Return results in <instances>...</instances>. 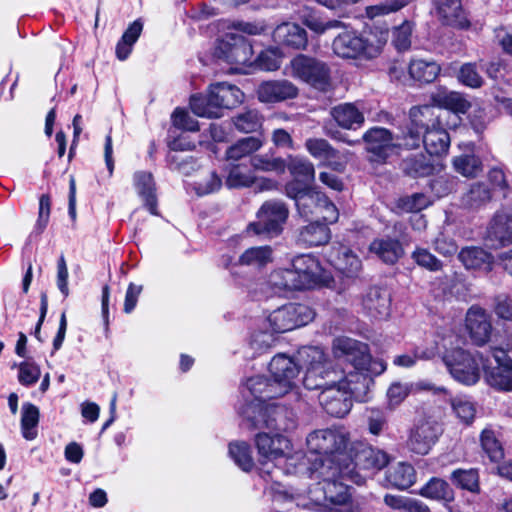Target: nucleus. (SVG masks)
I'll return each instance as SVG.
<instances>
[{"instance_id":"obj_42","label":"nucleus","mask_w":512,"mask_h":512,"mask_svg":"<svg viewBox=\"0 0 512 512\" xmlns=\"http://www.w3.org/2000/svg\"><path fill=\"white\" fill-rule=\"evenodd\" d=\"M263 146V141L258 137H245L231 145L226 151L228 160H240L258 151Z\"/></svg>"},{"instance_id":"obj_22","label":"nucleus","mask_w":512,"mask_h":512,"mask_svg":"<svg viewBox=\"0 0 512 512\" xmlns=\"http://www.w3.org/2000/svg\"><path fill=\"white\" fill-rule=\"evenodd\" d=\"M466 328L474 344L478 346L486 344L492 331L486 311L478 306H472L466 314Z\"/></svg>"},{"instance_id":"obj_32","label":"nucleus","mask_w":512,"mask_h":512,"mask_svg":"<svg viewBox=\"0 0 512 512\" xmlns=\"http://www.w3.org/2000/svg\"><path fill=\"white\" fill-rule=\"evenodd\" d=\"M488 237L496 241L500 246L512 243V216L505 213H498L494 216L489 230Z\"/></svg>"},{"instance_id":"obj_47","label":"nucleus","mask_w":512,"mask_h":512,"mask_svg":"<svg viewBox=\"0 0 512 512\" xmlns=\"http://www.w3.org/2000/svg\"><path fill=\"white\" fill-rule=\"evenodd\" d=\"M229 455L237 466L243 471H250L253 468V459L250 446L245 442H232L229 445Z\"/></svg>"},{"instance_id":"obj_15","label":"nucleus","mask_w":512,"mask_h":512,"mask_svg":"<svg viewBox=\"0 0 512 512\" xmlns=\"http://www.w3.org/2000/svg\"><path fill=\"white\" fill-rule=\"evenodd\" d=\"M290 66L293 77L316 89L326 91L330 86V70L324 62L299 54L291 60Z\"/></svg>"},{"instance_id":"obj_3","label":"nucleus","mask_w":512,"mask_h":512,"mask_svg":"<svg viewBox=\"0 0 512 512\" xmlns=\"http://www.w3.org/2000/svg\"><path fill=\"white\" fill-rule=\"evenodd\" d=\"M388 38V30L378 27L361 33L344 31L334 39L332 48L340 58L371 61L382 54Z\"/></svg>"},{"instance_id":"obj_13","label":"nucleus","mask_w":512,"mask_h":512,"mask_svg":"<svg viewBox=\"0 0 512 512\" xmlns=\"http://www.w3.org/2000/svg\"><path fill=\"white\" fill-rule=\"evenodd\" d=\"M444 111L432 105L413 107L410 110V125L405 135V148L414 149L419 147L421 135L427 129L441 124Z\"/></svg>"},{"instance_id":"obj_43","label":"nucleus","mask_w":512,"mask_h":512,"mask_svg":"<svg viewBox=\"0 0 512 512\" xmlns=\"http://www.w3.org/2000/svg\"><path fill=\"white\" fill-rule=\"evenodd\" d=\"M286 168H288L294 179H299L311 183L314 181V165L304 157L289 156L288 162H286Z\"/></svg>"},{"instance_id":"obj_25","label":"nucleus","mask_w":512,"mask_h":512,"mask_svg":"<svg viewBox=\"0 0 512 512\" xmlns=\"http://www.w3.org/2000/svg\"><path fill=\"white\" fill-rule=\"evenodd\" d=\"M272 261V249L270 246L251 247L245 250L237 260L229 255L222 256V264L226 268L236 265H244L252 268H260Z\"/></svg>"},{"instance_id":"obj_30","label":"nucleus","mask_w":512,"mask_h":512,"mask_svg":"<svg viewBox=\"0 0 512 512\" xmlns=\"http://www.w3.org/2000/svg\"><path fill=\"white\" fill-rule=\"evenodd\" d=\"M371 253L387 264H394L403 254L400 242L392 238H377L369 246Z\"/></svg>"},{"instance_id":"obj_46","label":"nucleus","mask_w":512,"mask_h":512,"mask_svg":"<svg viewBox=\"0 0 512 512\" xmlns=\"http://www.w3.org/2000/svg\"><path fill=\"white\" fill-rule=\"evenodd\" d=\"M481 446L492 462H498L504 457V450L495 432L486 428L481 433Z\"/></svg>"},{"instance_id":"obj_8","label":"nucleus","mask_w":512,"mask_h":512,"mask_svg":"<svg viewBox=\"0 0 512 512\" xmlns=\"http://www.w3.org/2000/svg\"><path fill=\"white\" fill-rule=\"evenodd\" d=\"M310 183L294 179L286 184V195L295 201L297 210L303 218H308L314 213L310 209V204H315L316 210L320 211L326 222L335 223L339 217L338 209L325 194L312 188Z\"/></svg>"},{"instance_id":"obj_2","label":"nucleus","mask_w":512,"mask_h":512,"mask_svg":"<svg viewBox=\"0 0 512 512\" xmlns=\"http://www.w3.org/2000/svg\"><path fill=\"white\" fill-rule=\"evenodd\" d=\"M308 450L317 454L313 468H321L324 475H333L335 471L351 473L350 466H359V470H380L389 458L384 452L376 451L361 443H350L349 434L343 428L315 430L307 436Z\"/></svg>"},{"instance_id":"obj_9","label":"nucleus","mask_w":512,"mask_h":512,"mask_svg":"<svg viewBox=\"0 0 512 512\" xmlns=\"http://www.w3.org/2000/svg\"><path fill=\"white\" fill-rule=\"evenodd\" d=\"M443 361L451 376L464 385H474L481 377L485 358L480 352L462 348L446 350Z\"/></svg>"},{"instance_id":"obj_21","label":"nucleus","mask_w":512,"mask_h":512,"mask_svg":"<svg viewBox=\"0 0 512 512\" xmlns=\"http://www.w3.org/2000/svg\"><path fill=\"white\" fill-rule=\"evenodd\" d=\"M330 264L347 277L357 276L362 269L359 257L347 246L333 245L327 254Z\"/></svg>"},{"instance_id":"obj_35","label":"nucleus","mask_w":512,"mask_h":512,"mask_svg":"<svg viewBox=\"0 0 512 512\" xmlns=\"http://www.w3.org/2000/svg\"><path fill=\"white\" fill-rule=\"evenodd\" d=\"M458 258L467 269H483L485 271L491 269L492 256L482 248H463L459 252Z\"/></svg>"},{"instance_id":"obj_52","label":"nucleus","mask_w":512,"mask_h":512,"mask_svg":"<svg viewBox=\"0 0 512 512\" xmlns=\"http://www.w3.org/2000/svg\"><path fill=\"white\" fill-rule=\"evenodd\" d=\"M458 80L465 86L470 88H479L483 85L484 80L480 75L476 63H465L460 67Z\"/></svg>"},{"instance_id":"obj_4","label":"nucleus","mask_w":512,"mask_h":512,"mask_svg":"<svg viewBox=\"0 0 512 512\" xmlns=\"http://www.w3.org/2000/svg\"><path fill=\"white\" fill-rule=\"evenodd\" d=\"M325 274L317 258L310 254L298 255L292 259L291 267L277 269L269 277V282L278 290H305L325 283Z\"/></svg>"},{"instance_id":"obj_57","label":"nucleus","mask_w":512,"mask_h":512,"mask_svg":"<svg viewBox=\"0 0 512 512\" xmlns=\"http://www.w3.org/2000/svg\"><path fill=\"white\" fill-rule=\"evenodd\" d=\"M430 199L423 193H414L399 200L398 206L405 212H419L430 205Z\"/></svg>"},{"instance_id":"obj_14","label":"nucleus","mask_w":512,"mask_h":512,"mask_svg":"<svg viewBox=\"0 0 512 512\" xmlns=\"http://www.w3.org/2000/svg\"><path fill=\"white\" fill-rule=\"evenodd\" d=\"M491 359L485 358L483 371L487 383L501 391H512V358L502 348L490 351Z\"/></svg>"},{"instance_id":"obj_37","label":"nucleus","mask_w":512,"mask_h":512,"mask_svg":"<svg viewBox=\"0 0 512 512\" xmlns=\"http://www.w3.org/2000/svg\"><path fill=\"white\" fill-rule=\"evenodd\" d=\"M257 176L253 170L242 164L231 165L228 169L225 184L230 189L248 188L254 186Z\"/></svg>"},{"instance_id":"obj_23","label":"nucleus","mask_w":512,"mask_h":512,"mask_svg":"<svg viewBox=\"0 0 512 512\" xmlns=\"http://www.w3.org/2000/svg\"><path fill=\"white\" fill-rule=\"evenodd\" d=\"M434 8L435 15L442 24L461 29L469 27L461 0H434Z\"/></svg>"},{"instance_id":"obj_12","label":"nucleus","mask_w":512,"mask_h":512,"mask_svg":"<svg viewBox=\"0 0 512 512\" xmlns=\"http://www.w3.org/2000/svg\"><path fill=\"white\" fill-rule=\"evenodd\" d=\"M215 56L225 62L235 65V72L245 73L244 66L253 64V48L249 41L237 34H226L215 47Z\"/></svg>"},{"instance_id":"obj_36","label":"nucleus","mask_w":512,"mask_h":512,"mask_svg":"<svg viewBox=\"0 0 512 512\" xmlns=\"http://www.w3.org/2000/svg\"><path fill=\"white\" fill-rule=\"evenodd\" d=\"M440 66L434 60L412 59L409 64V75L412 79L422 82H433L440 73Z\"/></svg>"},{"instance_id":"obj_63","label":"nucleus","mask_w":512,"mask_h":512,"mask_svg":"<svg viewBox=\"0 0 512 512\" xmlns=\"http://www.w3.org/2000/svg\"><path fill=\"white\" fill-rule=\"evenodd\" d=\"M173 125L179 129L195 132L199 130L198 121L183 109L177 108L172 114Z\"/></svg>"},{"instance_id":"obj_29","label":"nucleus","mask_w":512,"mask_h":512,"mask_svg":"<svg viewBox=\"0 0 512 512\" xmlns=\"http://www.w3.org/2000/svg\"><path fill=\"white\" fill-rule=\"evenodd\" d=\"M422 134L421 141L430 155L440 156L447 153L450 137L441 124L427 129Z\"/></svg>"},{"instance_id":"obj_34","label":"nucleus","mask_w":512,"mask_h":512,"mask_svg":"<svg viewBox=\"0 0 512 512\" xmlns=\"http://www.w3.org/2000/svg\"><path fill=\"white\" fill-rule=\"evenodd\" d=\"M492 199L491 189L483 182H475L470 185L461 198L462 206L467 209H480Z\"/></svg>"},{"instance_id":"obj_59","label":"nucleus","mask_w":512,"mask_h":512,"mask_svg":"<svg viewBox=\"0 0 512 512\" xmlns=\"http://www.w3.org/2000/svg\"><path fill=\"white\" fill-rule=\"evenodd\" d=\"M407 2L405 0H391L385 3L366 7V16L373 19L378 16L387 15L403 8Z\"/></svg>"},{"instance_id":"obj_62","label":"nucleus","mask_w":512,"mask_h":512,"mask_svg":"<svg viewBox=\"0 0 512 512\" xmlns=\"http://www.w3.org/2000/svg\"><path fill=\"white\" fill-rule=\"evenodd\" d=\"M412 258L419 266L424 267L430 271H438L442 268L441 261L426 249L417 248L413 252Z\"/></svg>"},{"instance_id":"obj_28","label":"nucleus","mask_w":512,"mask_h":512,"mask_svg":"<svg viewBox=\"0 0 512 512\" xmlns=\"http://www.w3.org/2000/svg\"><path fill=\"white\" fill-rule=\"evenodd\" d=\"M134 186L144 206L152 215H158L156 187L150 172L138 171L133 176Z\"/></svg>"},{"instance_id":"obj_1","label":"nucleus","mask_w":512,"mask_h":512,"mask_svg":"<svg viewBox=\"0 0 512 512\" xmlns=\"http://www.w3.org/2000/svg\"><path fill=\"white\" fill-rule=\"evenodd\" d=\"M333 353L335 357H344L356 371L344 376L343 371L332 368L321 348H305L300 351L307 368L304 384L309 390H321L319 403L328 416H346L352 407V396L366 387L368 373L380 374L386 370V364L372 359L367 344L348 337L334 339Z\"/></svg>"},{"instance_id":"obj_54","label":"nucleus","mask_w":512,"mask_h":512,"mask_svg":"<svg viewBox=\"0 0 512 512\" xmlns=\"http://www.w3.org/2000/svg\"><path fill=\"white\" fill-rule=\"evenodd\" d=\"M452 479L463 489L471 492L479 490V475L475 469L456 470L452 473Z\"/></svg>"},{"instance_id":"obj_60","label":"nucleus","mask_w":512,"mask_h":512,"mask_svg":"<svg viewBox=\"0 0 512 512\" xmlns=\"http://www.w3.org/2000/svg\"><path fill=\"white\" fill-rule=\"evenodd\" d=\"M412 25L404 22L393 31V44L398 51H406L411 46Z\"/></svg>"},{"instance_id":"obj_58","label":"nucleus","mask_w":512,"mask_h":512,"mask_svg":"<svg viewBox=\"0 0 512 512\" xmlns=\"http://www.w3.org/2000/svg\"><path fill=\"white\" fill-rule=\"evenodd\" d=\"M303 23L311 31L317 34H323L329 29H339L344 27V24L339 20L323 21L320 17L313 14L304 17Z\"/></svg>"},{"instance_id":"obj_44","label":"nucleus","mask_w":512,"mask_h":512,"mask_svg":"<svg viewBox=\"0 0 512 512\" xmlns=\"http://www.w3.org/2000/svg\"><path fill=\"white\" fill-rule=\"evenodd\" d=\"M420 494L429 499L442 500L445 502H451L454 498L453 491L449 484L439 478H432L421 488Z\"/></svg>"},{"instance_id":"obj_27","label":"nucleus","mask_w":512,"mask_h":512,"mask_svg":"<svg viewBox=\"0 0 512 512\" xmlns=\"http://www.w3.org/2000/svg\"><path fill=\"white\" fill-rule=\"evenodd\" d=\"M331 116L338 126L347 130H357L365 122L362 103H342L332 108Z\"/></svg>"},{"instance_id":"obj_51","label":"nucleus","mask_w":512,"mask_h":512,"mask_svg":"<svg viewBox=\"0 0 512 512\" xmlns=\"http://www.w3.org/2000/svg\"><path fill=\"white\" fill-rule=\"evenodd\" d=\"M414 392L413 383L393 382L387 390V400L390 407L399 406L406 397Z\"/></svg>"},{"instance_id":"obj_10","label":"nucleus","mask_w":512,"mask_h":512,"mask_svg":"<svg viewBox=\"0 0 512 512\" xmlns=\"http://www.w3.org/2000/svg\"><path fill=\"white\" fill-rule=\"evenodd\" d=\"M288 215L289 210L283 202L266 201L258 210L256 221L248 225L247 231L254 235L278 236L283 231Z\"/></svg>"},{"instance_id":"obj_7","label":"nucleus","mask_w":512,"mask_h":512,"mask_svg":"<svg viewBox=\"0 0 512 512\" xmlns=\"http://www.w3.org/2000/svg\"><path fill=\"white\" fill-rule=\"evenodd\" d=\"M243 98L244 93L237 86L219 82L210 85L207 96H191L190 108L199 117L220 118L223 109L235 108Z\"/></svg>"},{"instance_id":"obj_19","label":"nucleus","mask_w":512,"mask_h":512,"mask_svg":"<svg viewBox=\"0 0 512 512\" xmlns=\"http://www.w3.org/2000/svg\"><path fill=\"white\" fill-rule=\"evenodd\" d=\"M441 432L433 418H421L410 432L408 446L417 454H427Z\"/></svg>"},{"instance_id":"obj_49","label":"nucleus","mask_w":512,"mask_h":512,"mask_svg":"<svg viewBox=\"0 0 512 512\" xmlns=\"http://www.w3.org/2000/svg\"><path fill=\"white\" fill-rule=\"evenodd\" d=\"M403 170L409 176L420 177L429 175L433 167L428 159L423 154H420L405 159L403 162Z\"/></svg>"},{"instance_id":"obj_38","label":"nucleus","mask_w":512,"mask_h":512,"mask_svg":"<svg viewBox=\"0 0 512 512\" xmlns=\"http://www.w3.org/2000/svg\"><path fill=\"white\" fill-rule=\"evenodd\" d=\"M143 29V23L138 19L131 23L123 33L121 39L116 45V57L120 61L126 60L132 52L134 44L137 42Z\"/></svg>"},{"instance_id":"obj_16","label":"nucleus","mask_w":512,"mask_h":512,"mask_svg":"<svg viewBox=\"0 0 512 512\" xmlns=\"http://www.w3.org/2000/svg\"><path fill=\"white\" fill-rule=\"evenodd\" d=\"M308 346L307 348H309ZM306 347L301 348L298 351V362L296 363L293 358L289 357L286 354H277L275 355L269 364V372L272 376L273 382L279 388V391L286 394L292 392L296 388V379L299 374V368L305 370L304 376L306 375V365L300 358V351L305 349ZM305 377L303 378V380ZM305 386V384L303 383Z\"/></svg>"},{"instance_id":"obj_53","label":"nucleus","mask_w":512,"mask_h":512,"mask_svg":"<svg viewBox=\"0 0 512 512\" xmlns=\"http://www.w3.org/2000/svg\"><path fill=\"white\" fill-rule=\"evenodd\" d=\"M487 180L492 188L496 191H500L503 196H506L510 190L504 165L491 167L487 173Z\"/></svg>"},{"instance_id":"obj_61","label":"nucleus","mask_w":512,"mask_h":512,"mask_svg":"<svg viewBox=\"0 0 512 512\" xmlns=\"http://www.w3.org/2000/svg\"><path fill=\"white\" fill-rule=\"evenodd\" d=\"M41 376L38 365L31 362H23L19 365L18 380L24 386L35 384Z\"/></svg>"},{"instance_id":"obj_6","label":"nucleus","mask_w":512,"mask_h":512,"mask_svg":"<svg viewBox=\"0 0 512 512\" xmlns=\"http://www.w3.org/2000/svg\"><path fill=\"white\" fill-rule=\"evenodd\" d=\"M246 394L243 393L246 400L244 414H259L260 416H273L276 414L287 413L284 404L275 401L283 397L273 380H269L263 375L253 376L247 379L245 383Z\"/></svg>"},{"instance_id":"obj_18","label":"nucleus","mask_w":512,"mask_h":512,"mask_svg":"<svg viewBox=\"0 0 512 512\" xmlns=\"http://www.w3.org/2000/svg\"><path fill=\"white\" fill-rule=\"evenodd\" d=\"M392 297L386 287L371 286L360 298L363 314L372 320H386L391 314Z\"/></svg>"},{"instance_id":"obj_11","label":"nucleus","mask_w":512,"mask_h":512,"mask_svg":"<svg viewBox=\"0 0 512 512\" xmlns=\"http://www.w3.org/2000/svg\"><path fill=\"white\" fill-rule=\"evenodd\" d=\"M314 317V310L307 304L289 303L271 312L265 324L272 332L285 333L307 325Z\"/></svg>"},{"instance_id":"obj_48","label":"nucleus","mask_w":512,"mask_h":512,"mask_svg":"<svg viewBox=\"0 0 512 512\" xmlns=\"http://www.w3.org/2000/svg\"><path fill=\"white\" fill-rule=\"evenodd\" d=\"M236 129L243 133L257 131L262 125V117L257 110H247L233 118Z\"/></svg>"},{"instance_id":"obj_40","label":"nucleus","mask_w":512,"mask_h":512,"mask_svg":"<svg viewBox=\"0 0 512 512\" xmlns=\"http://www.w3.org/2000/svg\"><path fill=\"white\" fill-rule=\"evenodd\" d=\"M250 164L253 171L274 172L282 174L286 170V161L281 157H275L273 154H256L250 158Z\"/></svg>"},{"instance_id":"obj_64","label":"nucleus","mask_w":512,"mask_h":512,"mask_svg":"<svg viewBox=\"0 0 512 512\" xmlns=\"http://www.w3.org/2000/svg\"><path fill=\"white\" fill-rule=\"evenodd\" d=\"M275 332L260 330L251 335L250 345L256 352H262L271 347L275 342Z\"/></svg>"},{"instance_id":"obj_33","label":"nucleus","mask_w":512,"mask_h":512,"mask_svg":"<svg viewBox=\"0 0 512 512\" xmlns=\"http://www.w3.org/2000/svg\"><path fill=\"white\" fill-rule=\"evenodd\" d=\"M305 148L316 159L326 162L329 166L337 170H342L341 164L335 163L334 159L338 157L336 151L325 139L309 138L305 141Z\"/></svg>"},{"instance_id":"obj_50","label":"nucleus","mask_w":512,"mask_h":512,"mask_svg":"<svg viewBox=\"0 0 512 512\" xmlns=\"http://www.w3.org/2000/svg\"><path fill=\"white\" fill-rule=\"evenodd\" d=\"M222 187V179L215 172H209L205 177L194 182L193 189L199 196H205L217 192Z\"/></svg>"},{"instance_id":"obj_26","label":"nucleus","mask_w":512,"mask_h":512,"mask_svg":"<svg viewBox=\"0 0 512 512\" xmlns=\"http://www.w3.org/2000/svg\"><path fill=\"white\" fill-rule=\"evenodd\" d=\"M274 42L297 50H304L308 44L305 29L296 23L283 22L273 31Z\"/></svg>"},{"instance_id":"obj_39","label":"nucleus","mask_w":512,"mask_h":512,"mask_svg":"<svg viewBox=\"0 0 512 512\" xmlns=\"http://www.w3.org/2000/svg\"><path fill=\"white\" fill-rule=\"evenodd\" d=\"M414 468L407 463L399 462L388 471L387 479L391 485L399 489H407L415 482Z\"/></svg>"},{"instance_id":"obj_45","label":"nucleus","mask_w":512,"mask_h":512,"mask_svg":"<svg viewBox=\"0 0 512 512\" xmlns=\"http://www.w3.org/2000/svg\"><path fill=\"white\" fill-rule=\"evenodd\" d=\"M446 406H450L457 416H475L479 412L478 405L467 396L451 397L448 393V399L440 407L443 412H446Z\"/></svg>"},{"instance_id":"obj_17","label":"nucleus","mask_w":512,"mask_h":512,"mask_svg":"<svg viewBox=\"0 0 512 512\" xmlns=\"http://www.w3.org/2000/svg\"><path fill=\"white\" fill-rule=\"evenodd\" d=\"M362 139L366 143V150L373 155L375 161H383L397 148L405 147V136L402 139L393 137L389 130L382 127L369 129Z\"/></svg>"},{"instance_id":"obj_56","label":"nucleus","mask_w":512,"mask_h":512,"mask_svg":"<svg viewBox=\"0 0 512 512\" xmlns=\"http://www.w3.org/2000/svg\"><path fill=\"white\" fill-rule=\"evenodd\" d=\"M438 97L439 104L456 113H465L470 106L468 101L456 92L439 94Z\"/></svg>"},{"instance_id":"obj_31","label":"nucleus","mask_w":512,"mask_h":512,"mask_svg":"<svg viewBox=\"0 0 512 512\" xmlns=\"http://www.w3.org/2000/svg\"><path fill=\"white\" fill-rule=\"evenodd\" d=\"M330 222L323 218L312 221L300 231L299 239L309 246H319L326 244L330 239Z\"/></svg>"},{"instance_id":"obj_5","label":"nucleus","mask_w":512,"mask_h":512,"mask_svg":"<svg viewBox=\"0 0 512 512\" xmlns=\"http://www.w3.org/2000/svg\"><path fill=\"white\" fill-rule=\"evenodd\" d=\"M339 470H342L341 467H339ZM335 472L328 476L321 473V468L311 469V478L321 480L310 490L311 497L316 503L321 505L326 503L345 504L350 497L347 482L357 485L365 483L366 475L360 473L359 466H350L351 473Z\"/></svg>"},{"instance_id":"obj_20","label":"nucleus","mask_w":512,"mask_h":512,"mask_svg":"<svg viewBox=\"0 0 512 512\" xmlns=\"http://www.w3.org/2000/svg\"><path fill=\"white\" fill-rule=\"evenodd\" d=\"M256 445L259 454L268 461L280 462L288 459L291 454L290 441L278 433L272 435L266 432L258 433Z\"/></svg>"},{"instance_id":"obj_55","label":"nucleus","mask_w":512,"mask_h":512,"mask_svg":"<svg viewBox=\"0 0 512 512\" xmlns=\"http://www.w3.org/2000/svg\"><path fill=\"white\" fill-rule=\"evenodd\" d=\"M281 53L278 48H270L262 51L255 59L258 68L266 71H275L281 65Z\"/></svg>"},{"instance_id":"obj_41","label":"nucleus","mask_w":512,"mask_h":512,"mask_svg":"<svg viewBox=\"0 0 512 512\" xmlns=\"http://www.w3.org/2000/svg\"><path fill=\"white\" fill-rule=\"evenodd\" d=\"M455 171L466 178H476L483 170L481 159L474 154H462L453 158Z\"/></svg>"},{"instance_id":"obj_24","label":"nucleus","mask_w":512,"mask_h":512,"mask_svg":"<svg viewBox=\"0 0 512 512\" xmlns=\"http://www.w3.org/2000/svg\"><path fill=\"white\" fill-rule=\"evenodd\" d=\"M297 94L298 88L288 80L263 82L257 89L258 99L263 103H276L293 99Z\"/></svg>"}]
</instances>
